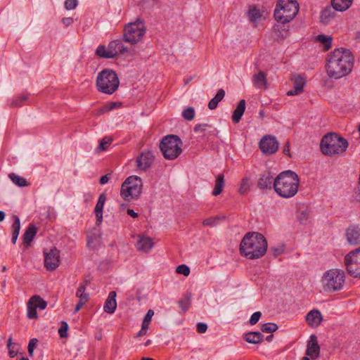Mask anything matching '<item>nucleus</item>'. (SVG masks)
<instances>
[{"instance_id":"f257e3e1","label":"nucleus","mask_w":360,"mask_h":360,"mask_svg":"<svg viewBox=\"0 0 360 360\" xmlns=\"http://www.w3.org/2000/svg\"><path fill=\"white\" fill-rule=\"evenodd\" d=\"M354 57L349 50L340 48L328 54L326 70L330 77L342 78L352 70Z\"/></svg>"},{"instance_id":"f03ea898","label":"nucleus","mask_w":360,"mask_h":360,"mask_svg":"<svg viewBox=\"0 0 360 360\" xmlns=\"http://www.w3.org/2000/svg\"><path fill=\"white\" fill-rule=\"evenodd\" d=\"M267 250V240L259 233L248 232L243 238L240 244V254L249 259L263 257Z\"/></svg>"},{"instance_id":"7ed1b4c3","label":"nucleus","mask_w":360,"mask_h":360,"mask_svg":"<svg viewBox=\"0 0 360 360\" xmlns=\"http://www.w3.org/2000/svg\"><path fill=\"white\" fill-rule=\"evenodd\" d=\"M299 185L298 175L291 170H285L276 177L274 189L280 197L290 198L297 194Z\"/></svg>"},{"instance_id":"20e7f679","label":"nucleus","mask_w":360,"mask_h":360,"mask_svg":"<svg viewBox=\"0 0 360 360\" xmlns=\"http://www.w3.org/2000/svg\"><path fill=\"white\" fill-rule=\"evenodd\" d=\"M348 141L336 133H329L325 135L321 142L322 153L326 155H335L346 151Z\"/></svg>"},{"instance_id":"39448f33","label":"nucleus","mask_w":360,"mask_h":360,"mask_svg":"<svg viewBox=\"0 0 360 360\" xmlns=\"http://www.w3.org/2000/svg\"><path fill=\"white\" fill-rule=\"evenodd\" d=\"M146 32L145 21L140 17L124 25L122 39L132 46L142 41Z\"/></svg>"},{"instance_id":"423d86ee","label":"nucleus","mask_w":360,"mask_h":360,"mask_svg":"<svg viewBox=\"0 0 360 360\" xmlns=\"http://www.w3.org/2000/svg\"><path fill=\"white\" fill-rule=\"evenodd\" d=\"M299 8L297 0H278L274 10V18L283 24L289 22L297 15Z\"/></svg>"},{"instance_id":"0eeeda50","label":"nucleus","mask_w":360,"mask_h":360,"mask_svg":"<svg viewBox=\"0 0 360 360\" xmlns=\"http://www.w3.org/2000/svg\"><path fill=\"white\" fill-rule=\"evenodd\" d=\"M345 281V273L339 269H330L326 271L321 278L323 289L328 292L341 290Z\"/></svg>"},{"instance_id":"6e6552de","label":"nucleus","mask_w":360,"mask_h":360,"mask_svg":"<svg viewBox=\"0 0 360 360\" xmlns=\"http://www.w3.org/2000/svg\"><path fill=\"white\" fill-rule=\"evenodd\" d=\"M119 84L118 76L114 70L105 69L97 76L96 86L103 94H112L117 89Z\"/></svg>"},{"instance_id":"1a4fd4ad","label":"nucleus","mask_w":360,"mask_h":360,"mask_svg":"<svg viewBox=\"0 0 360 360\" xmlns=\"http://www.w3.org/2000/svg\"><path fill=\"white\" fill-rule=\"evenodd\" d=\"M182 141L176 135H167L162 138L160 148L167 160H174L181 153Z\"/></svg>"},{"instance_id":"9d476101","label":"nucleus","mask_w":360,"mask_h":360,"mask_svg":"<svg viewBox=\"0 0 360 360\" xmlns=\"http://www.w3.org/2000/svg\"><path fill=\"white\" fill-rule=\"evenodd\" d=\"M129 49L124 44L123 39H116L110 41L108 46L100 45L96 50V54L103 58H114L119 55L128 53Z\"/></svg>"},{"instance_id":"9b49d317","label":"nucleus","mask_w":360,"mask_h":360,"mask_svg":"<svg viewBox=\"0 0 360 360\" xmlns=\"http://www.w3.org/2000/svg\"><path fill=\"white\" fill-rule=\"evenodd\" d=\"M141 179L136 176H131L122 183L120 195L126 200H134L141 194Z\"/></svg>"},{"instance_id":"f8f14e48","label":"nucleus","mask_w":360,"mask_h":360,"mask_svg":"<svg viewBox=\"0 0 360 360\" xmlns=\"http://www.w3.org/2000/svg\"><path fill=\"white\" fill-rule=\"evenodd\" d=\"M345 265L349 274L354 278L360 277V247L346 255Z\"/></svg>"},{"instance_id":"ddd939ff","label":"nucleus","mask_w":360,"mask_h":360,"mask_svg":"<svg viewBox=\"0 0 360 360\" xmlns=\"http://www.w3.org/2000/svg\"><path fill=\"white\" fill-rule=\"evenodd\" d=\"M278 146L279 143L276 138L271 135L264 136L259 143V147L264 155L274 154L278 150Z\"/></svg>"},{"instance_id":"4468645a","label":"nucleus","mask_w":360,"mask_h":360,"mask_svg":"<svg viewBox=\"0 0 360 360\" xmlns=\"http://www.w3.org/2000/svg\"><path fill=\"white\" fill-rule=\"evenodd\" d=\"M44 266L47 270H55L60 264V251L56 248H51L49 252H44Z\"/></svg>"},{"instance_id":"2eb2a0df","label":"nucleus","mask_w":360,"mask_h":360,"mask_svg":"<svg viewBox=\"0 0 360 360\" xmlns=\"http://www.w3.org/2000/svg\"><path fill=\"white\" fill-rule=\"evenodd\" d=\"M154 161V156L150 151H143L136 158V162L138 169L146 171Z\"/></svg>"},{"instance_id":"dca6fc26","label":"nucleus","mask_w":360,"mask_h":360,"mask_svg":"<svg viewBox=\"0 0 360 360\" xmlns=\"http://www.w3.org/2000/svg\"><path fill=\"white\" fill-rule=\"evenodd\" d=\"M306 354L311 357L312 360L317 359L320 354V347L318 344L317 337L311 335L307 342Z\"/></svg>"},{"instance_id":"f3484780","label":"nucleus","mask_w":360,"mask_h":360,"mask_svg":"<svg viewBox=\"0 0 360 360\" xmlns=\"http://www.w3.org/2000/svg\"><path fill=\"white\" fill-rule=\"evenodd\" d=\"M276 177L274 174L266 172L261 174L257 181V187L261 190L271 189L274 188Z\"/></svg>"},{"instance_id":"a211bd4d","label":"nucleus","mask_w":360,"mask_h":360,"mask_svg":"<svg viewBox=\"0 0 360 360\" xmlns=\"http://www.w3.org/2000/svg\"><path fill=\"white\" fill-rule=\"evenodd\" d=\"M346 238L350 245L360 244V227L355 225L349 226L346 230Z\"/></svg>"},{"instance_id":"6ab92c4d","label":"nucleus","mask_w":360,"mask_h":360,"mask_svg":"<svg viewBox=\"0 0 360 360\" xmlns=\"http://www.w3.org/2000/svg\"><path fill=\"white\" fill-rule=\"evenodd\" d=\"M138 240L136 247L139 251L143 252H149L154 246L153 239L148 236H138Z\"/></svg>"},{"instance_id":"aec40b11","label":"nucleus","mask_w":360,"mask_h":360,"mask_svg":"<svg viewBox=\"0 0 360 360\" xmlns=\"http://www.w3.org/2000/svg\"><path fill=\"white\" fill-rule=\"evenodd\" d=\"M105 200V194L101 193L98 197V200L94 209V212L96 217V225L98 226H99L103 221V210Z\"/></svg>"},{"instance_id":"412c9836","label":"nucleus","mask_w":360,"mask_h":360,"mask_svg":"<svg viewBox=\"0 0 360 360\" xmlns=\"http://www.w3.org/2000/svg\"><path fill=\"white\" fill-rule=\"evenodd\" d=\"M115 298V291H110L103 306V309L105 312L108 314H113L115 312L117 308V302Z\"/></svg>"},{"instance_id":"4be33fe9","label":"nucleus","mask_w":360,"mask_h":360,"mask_svg":"<svg viewBox=\"0 0 360 360\" xmlns=\"http://www.w3.org/2000/svg\"><path fill=\"white\" fill-rule=\"evenodd\" d=\"M305 86V79L304 77L301 76H297L295 77L293 89L288 91L287 93L288 96H292L295 95L300 94L302 92L304 86Z\"/></svg>"},{"instance_id":"5701e85b","label":"nucleus","mask_w":360,"mask_h":360,"mask_svg":"<svg viewBox=\"0 0 360 360\" xmlns=\"http://www.w3.org/2000/svg\"><path fill=\"white\" fill-rule=\"evenodd\" d=\"M322 316L319 310L313 309L306 316V321L310 326H317L320 324Z\"/></svg>"},{"instance_id":"b1692460","label":"nucleus","mask_w":360,"mask_h":360,"mask_svg":"<svg viewBox=\"0 0 360 360\" xmlns=\"http://www.w3.org/2000/svg\"><path fill=\"white\" fill-rule=\"evenodd\" d=\"M336 15L335 10L330 7L323 9L321 14V22L324 25H328L335 18Z\"/></svg>"},{"instance_id":"393cba45","label":"nucleus","mask_w":360,"mask_h":360,"mask_svg":"<svg viewBox=\"0 0 360 360\" xmlns=\"http://www.w3.org/2000/svg\"><path fill=\"white\" fill-rule=\"evenodd\" d=\"M247 14L249 20L255 24L258 22L262 18V12L256 6H250Z\"/></svg>"},{"instance_id":"a878e982","label":"nucleus","mask_w":360,"mask_h":360,"mask_svg":"<svg viewBox=\"0 0 360 360\" xmlns=\"http://www.w3.org/2000/svg\"><path fill=\"white\" fill-rule=\"evenodd\" d=\"M243 339L251 344H259L263 341L264 335L260 332H249L245 333Z\"/></svg>"},{"instance_id":"bb28decb","label":"nucleus","mask_w":360,"mask_h":360,"mask_svg":"<svg viewBox=\"0 0 360 360\" xmlns=\"http://www.w3.org/2000/svg\"><path fill=\"white\" fill-rule=\"evenodd\" d=\"M37 233V228L30 224L23 234V241L26 246H29Z\"/></svg>"},{"instance_id":"cd10ccee","label":"nucleus","mask_w":360,"mask_h":360,"mask_svg":"<svg viewBox=\"0 0 360 360\" xmlns=\"http://www.w3.org/2000/svg\"><path fill=\"white\" fill-rule=\"evenodd\" d=\"M353 0H331L333 8L337 11H345L352 4Z\"/></svg>"},{"instance_id":"c85d7f7f","label":"nucleus","mask_w":360,"mask_h":360,"mask_svg":"<svg viewBox=\"0 0 360 360\" xmlns=\"http://www.w3.org/2000/svg\"><path fill=\"white\" fill-rule=\"evenodd\" d=\"M245 110V101L242 99L238 103L236 108L234 110L232 120L234 123H238Z\"/></svg>"},{"instance_id":"c756f323","label":"nucleus","mask_w":360,"mask_h":360,"mask_svg":"<svg viewBox=\"0 0 360 360\" xmlns=\"http://www.w3.org/2000/svg\"><path fill=\"white\" fill-rule=\"evenodd\" d=\"M254 84L259 89H266V79L264 72L260 71L253 76Z\"/></svg>"},{"instance_id":"7c9ffc66","label":"nucleus","mask_w":360,"mask_h":360,"mask_svg":"<svg viewBox=\"0 0 360 360\" xmlns=\"http://www.w3.org/2000/svg\"><path fill=\"white\" fill-rule=\"evenodd\" d=\"M224 187V176L223 174L217 175L215 181V185L212 191V195L217 196L219 195Z\"/></svg>"},{"instance_id":"2f4dec72","label":"nucleus","mask_w":360,"mask_h":360,"mask_svg":"<svg viewBox=\"0 0 360 360\" xmlns=\"http://www.w3.org/2000/svg\"><path fill=\"white\" fill-rule=\"evenodd\" d=\"M224 90L222 89H219L215 96L213 98H212L208 103L209 109H215L217 107L219 102H220L224 98Z\"/></svg>"},{"instance_id":"473e14b6","label":"nucleus","mask_w":360,"mask_h":360,"mask_svg":"<svg viewBox=\"0 0 360 360\" xmlns=\"http://www.w3.org/2000/svg\"><path fill=\"white\" fill-rule=\"evenodd\" d=\"M315 40L321 44L325 51H328L331 47L333 38L327 35L319 34Z\"/></svg>"},{"instance_id":"72a5a7b5","label":"nucleus","mask_w":360,"mask_h":360,"mask_svg":"<svg viewBox=\"0 0 360 360\" xmlns=\"http://www.w3.org/2000/svg\"><path fill=\"white\" fill-rule=\"evenodd\" d=\"M14 218H15V221L12 225V238H11V241L13 244L16 243V240H17L18 235H19L20 229V219L17 216H15Z\"/></svg>"},{"instance_id":"f704fd0d","label":"nucleus","mask_w":360,"mask_h":360,"mask_svg":"<svg viewBox=\"0 0 360 360\" xmlns=\"http://www.w3.org/2000/svg\"><path fill=\"white\" fill-rule=\"evenodd\" d=\"M30 304H33L36 309L43 310L46 309L47 303L38 295H34L30 299Z\"/></svg>"},{"instance_id":"c9c22d12","label":"nucleus","mask_w":360,"mask_h":360,"mask_svg":"<svg viewBox=\"0 0 360 360\" xmlns=\"http://www.w3.org/2000/svg\"><path fill=\"white\" fill-rule=\"evenodd\" d=\"M8 176L13 184L20 187L26 186L28 185L27 181L25 179L14 173L9 174Z\"/></svg>"},{"instance_id":"e433bc0d","label":"nucleus","mask_w":360,"mask_h":360,"mask_svg":"<svg viewBox=\"0 0 360 360\" xmlns=\"http://www.w3.org/2000/svg\"><path fill=\"white\" fill-rule=\"evenodd\" d=\"M191 304V296L190 294H187L184 298L179 300V304L181 311L185 313L186 312Z\"/></svg>"},{"instance_id":"4c0bfd02","label":"nucleus","mask_w":360,"mask_h":360,"mask_svg":"<svg viewBox=\"0 0 360 360\" xmlns=\"http://www.w3.org/2000/svg\"><path fill=\"white\" fill-rule=\"evenodd\" d=\"M28 98L27 95L22 94L12 99L10 106L13 108H18L22 106Z\"/></svg>"},{"instance_id":"58836bf2","label":"nucleus","mask_w":360,"mask_h":360,"mask_svg":"<svg viewBox=\"0 0 360 360\" xmlns=\"http://www.w3.org/2000/svg\"><path fill=\"white\" fill-rule=\"evenodd\" d=\"M121 105L120 103L117 102H110L101 108L98 111V115H102L105 112H108L116 108H118Z\"/></svg>"},{"instance_id":"ea45409f","label":"nucleus","mask_w":360,"mask_h":360,"mask_svg":"<svg viewBox=\"0 0 360 360\" xmlns=\"http://www.w3.org/2000/svg\"><path fill=\"white\" fill-rule=\"evenodd\" d=\"M250 179L248 177H245L242 179L240 186L239 187L238 191L240 194H244L247 193L250 188Z\"/></svg>"},{"instance_id":"a19ab883","label":"nucleus","mask_w":360,"mask_h":360,"mask_svg":"<svg viewBox=\"0 0 360 360\" xmlns=\"http://www.w3.org/2000/svg\"><path fill=\"white\" fill-rule=\"evenodd\" d=\"M7 348L8 349L9 356L11 358L15 356L18 354V345L12 342V338L10 337L8 340Z\"/></svg>"},{"instance_id":"79ce46f5","label":"nucleus","mask_w":360,"mask_h":360,"mask_svg":"<svg viewBox=\"0 0 360 360\" xmlns=\"http://www.w3.org/2000/svg\"><path fill=\"white\" fill-rule=\"evenodd\" d=\"M278 328V325L274 323H266L262 325L261 330L263 333H271L276 331Z\"/></svg>"},{"instance_id":"37998d69","label":"nucleus","mask_w":360,"mask_h":360,"mask_svg":"<svg viewBox=\"0 0 360 360\" xmlns=\"http://www.w3.org/2000/svg\"><path fill=\"white\" fill-rule=\"evenodd\" d=\"M27 316L29 319H36L38 317L37 309L33 305V304H30V300L27 304Z\"/></svg>"},{"instance_id":"c03bdc74","label":"nucleus","mask_w":360,"mask_h":360,"mask_svg":"<svg viewBox=\"0 0 360 360\" xmlns=\"http://www.w3.org/2000/svg\"><path fill=\"white\" fill-rule=\"evenodd\" d=\"M183 117L188 121H191L195 117V110L192 107H188L182 112Z\"/></svg>"},{"instance_id":"a18cd8bd","label":"nucleus","mask_w":360,"mask_h":360,"mask_svg":"<svg viewBox=\"0 0 360 360\" xmlns=\"http://www.w3.org/2000/svg\"><path fill=\"white\" fill-rule=\"evenodd\" d=\"M112 139L109 136H105L101 139L100 144L98 147V150H105L111 144Z\"/></svg>"},{"instance_id":"49530a36","label":"nucleus","mask_w":360,"mask_h":360,"mask_svg":"<svg viewBox=\"0 0 360 360\" xmlns=\"http://www.w3.org/2000/svg\"><path fill=\"white\" fill-rule=\"evenodd\" d=\"M219 220V217H212L207 218L203 220L202 224H203V226H205L213 227L218 224Z\"/></svg>"},{"instance_id":"de8ad7c7","label":"nucleus","mask_w":360,"mask_h":360,"mask_svg":"<svg viewBox=\"0 0 360 360\" xmlns=\"http://www.w3.org/2000/svg\"><path fill=\"white\" fill-rule=\"evenodd\" d=\"M285 250L284 245H279L275 247H271L270 251L274 257H277L283 253Z\"/></svg>"},{"instance_id":"09e8293b","label":"nucleus","mask_w":360,"mask_h":360,"mask_svg":"<svg viewBox=\"0 0 360 360\" xmlns=\"http://www.w3.org/2000/svg\"><path fill=\"white\" fill-rule=\"evenodd\" d=\"M86 287L85 285H80L76 292V296L79 299L86 297V300H89V295L85 293Z\"/></svg>"},{"instance_id":"8fccbe9b","label":"nucleus","mask_w":360,"mask_h":360,"mask_svg":"<svg viewBox=\"0 0 360 360\" xmlns=\"http://www.w3.org/2000/svg\"><path fill=\"white\" fill-rule=\"evenodd\" d=\"M68 325L65 321L61 323V326L58 330V333L61 338H66L68 336Z\"/></svg>"},{"instance_id":"3c124183","label":"nucleus","mask_w":360,"mask_h":360,"mask_svg":"<svg viewBox=\"0 0 360 360\" xmlns=\"http://www.w3.org/2000/svg\"><path fill=\"white\" fill-rule=\"evenodd\" d=\"M176 272L186 276L190 274V269L185 264H181L176 268Z\"/></svg>"},{"instance_id":"603ef678","label":"nucleus","mask_w":360,"mask_h":360,"mask_svg":"<svg viewBox=\"0 0 360 360\" xmlns=\"http://www.w3.org/2000/svg\"><path fill=\"white\" fill-rule=\"evenodd\" d=\"M77 0H66L65 1V8L67 10H72L77 6Z\"/></svg>"},{"instance_id":"864d4df0","label":"nucleus","mask_w":360,"mask_h":360,"mask_svg":"<svg viewBox=\"0 0 360 360\" xmlns=\"http://www.w3.org/2000/svg\"><path fill=\"white\" fill-rule=\"evenodd\" d=\"M37 341L38 340L36 338H32L29 342V344H28V353H29V355L31 356H33L34 349L35 348V346L37 345Z\"/></svg>"},{"instance_id":"5fc2aeb1","label":"nucleus","mask_w":360,"mask_h":360,"mask_svg":"<svg viewBox=\"0 0 360 360\" xmlns=\"http://www.w3.org/2000/svg\"><path fill=\"white\" fill-rule=\"evenodd\" d=\"M261 316H262V314L260 311H256V312L253 313L250 319V325L256 324L259 321Z\"/></svg>"},{"instance_id":"6e6d98bb","label":"nucleus","mask_w":360,"mask_h":360,"mask_svg":"<svg viewBox=\"0 0 360 360\" xmlns=\"http://www.w3.org/2000/svg\"><path fill=\"white\" fill-rule=\"evenodd\" d=\"M207 127H210V125L208 124H199L195 126L193 130L195 133H200L205 131Z\"/></svg>"},{"instance_id":"4d7b16f0","label":"nucleus","mask_w":360,"mask_h":360,"mask_svg":"<svg viewBox=\"0 0 360 360\" xmlns=\"http://www.w3.org/2000/svg\"><path fill=\"white\" fill-rule=\"evenodd\" d=\"M88 300H86V297L79 299L78 303L75 306V311H79L82 307L87 302Z\"/></svg>"},{"instance_id":"13d9d810","label":"nucleus","mask_w":360,"mask_h":360,"mask_svg":"<svg viewBox=\"0 0 360 360\" xmlns=\"http://www.w3.org/2000/svg\"><path fill=\"white\" fill-rule=\"evenodd\" d=\"M207 329V324L204 323H198L197 324V331L198 333H204L206 332Z\"/></svg>"},{"instance_id":"bf43d9fd","label":"nucleus","mask_w":360,"mask_h":360,"mask_svg":"<svg viewBox=\"0 0 360 360\" xmlns=\"http://www.w3.org/2000/svg\"><path fill=\"white\" fill-rule=\"evenodd\" d=\"M153 315H154L153 310L149 309V310H148L146 314L145 315L143 320L146 322H150V323L152 317H153Z\"/></svg>"},{"instance_id":"052dcab7","label":"nucleus","mask_w":360,"mask_h":360,"mask_svg":"<svg viewBox=\"0 0 360 360\" xmlns=\"http://www.w3.org/2000/svg\"><path fill=\"white\" fill-rule=\"evenodd\" d=\"M74 22V20L72 18H63L62 19V22L66 26L68 27L70 25H72Z\"/></svg>"},{"instance_id":"680f3d73","label":"nucleus","mask_w":360,"mask_h":360,"mask_svg":"<svg viewBox=\"0 0 360 360\" xmlns=\"http://www.w3.org/2000/svg\"><path fill=\"white\" fill-rule=\"evenodd\" d=\"M108 181H109L108 175L105 174L101 177L100 184L103 185V184H107L108 182Z\"/></svg>"},{"instance_id":"e2e57ef3","label":"nucleus","mask_w":360,"mask_h":360,"mask_svg":"<svg viewBox=\"0 0 360 360\" xmlns=\"http://www.w3.org/2000/svg\"><path fill=\"white\" fill-rule=\"evenodd\" d=\"M127 214L133 218H136L138 217V214L131 209L127 210Z\"/></svg>"},{"instance_id":"0e129e2a","label":"nucleus","mask_w":360,"mask_h":360,"mask_svg":"<svg viewBox=\"0 0 360 360\" xmlns=\"http://www.w3.org/2000/svg\"><path fill=\"white\" fill-rule=\"evenodd\" d=\"M149 324H150V322H146L143 320V323H142V326H141L142 330H146L147 331V330L148 328V326H149Z\"/></svg>"},{"instance_id":"69168bd1","label":"nucleus","mask_w":360,"mask_h":360,"mask_svg":"<svg viewBox=\"0 0 360 360\" xmlns=\"http://www.w3.org/2000/svg\"><path fill=\"white\" fill-rule=\"evenodd\" d=\"M283 153L290 155V149L288 143H286L283 148Z\"/></svg>"},{"instance_id":"338daca9","label":"nucleus","mask_w":360,"mask_h":360,"mask_svg":"<svg viewBox=\"0 0 360 360\" xmlns=\"http://www.w3.org/2000/svg\"><path fill=\"white\" fill-rule=\"evenodd\" d=\"M146 333H147L146 330H142V329L141 328V330L138 332L136 336L141 337V336L145 335L146 334Z\"/></svg>"},{"instance_id":"774afa93","label":"nucleus","mask_w":360,"mask_h":360,"mask_svg":"<svg viewBox=\"0 0 360 360\" xmlns=\"http://www.w3.org/2000/svg\"><path fill=\"white\" fill-rule=\"evenodd\" d=\"M5 218V213L3 211H0V221H2Z\"/></svg>"}]
</instances>
